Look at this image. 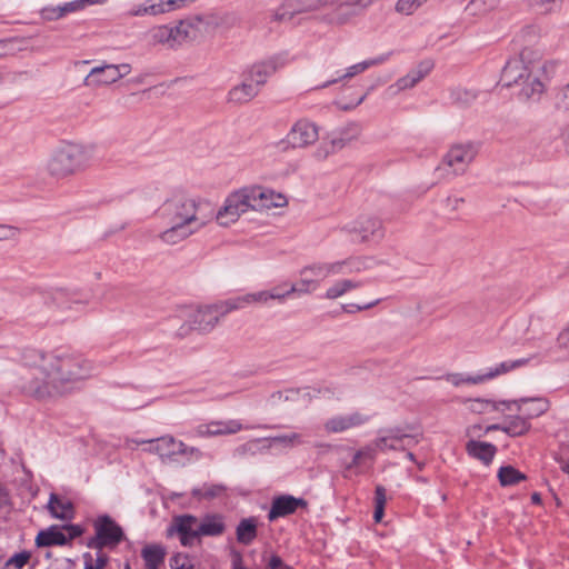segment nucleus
I'll return each mask as SVG.
<instances>
[{"label": "nucleus", "instance_id": "64", "mask_svg": "<svg viewBox=\"0 0 569 569\" xmlns=\"http://www.w3.org/2000/svg\"><path fill=\"white\" fill-rule=\"evenodd\" d=\"M555 103L559 109L569 110V82L557 92Z\"/></svg>", "mask_w": 569, "mask_h": 569}, {"label": "nucleus", "instance_id": "2", "mask_svg": "<svg viewBox=\"0 0 569 569\" xmlns=\"http://www.w3.org/2000/svg\"><path fill=\"white\" fill-rule=\"evenodd\" d=\"M159 218L167 224L158 238L167 246H174L208 224L211 218L202 213V203L184 194H174L167 199L158 211Z\"/></svg>", "mask_w": 569, "mask_h": 569}, {"label": "nucleus", "instance_id": "37", "mask_svg": "<svg viewBox=\"0 0 569 569\" xmlns=\"http://www.w3.org/2000/svg\"><path fill=\"white\" fill-rule=\"evenodd\" d=\"M361 286V281H356L352 279H340L327 289L325 298L335 300L352 290L360 288Z\"/></svg>", "mask_w": 569, "mask_h": 569}, {"label": "nucleus", "instance_id": "16", "mask_svg": "<svg viewBox=\"0 0 569 569\" xmlns=\"http://www.w3.org/2000/svg\"><path fill=\"white\" fill-rule=\"evenodd\" d=\"M244 429L239 420H213L207 423L198 425L192 431L191 436L197 438H211L219 436L234 435Z\"/></svg>", "mask_w": 569, "mask_h": 569}, {"label": "nucleus", "instance_id": "21", "mask_svg": "<svg viewBox=\"0 0 569 569\" xmlns=\"http://www.w3.org/2000/svg\"><path fill=\"white\" fill-rule=\"evenodd\" d=\"M307 501L290 495H283L273 499L268 513V519L273 521L280 517L293 513L298 508H306Z\"/></svg>", "mask_w": 569, "mask_h": 569}, {"label": "nucleus", "instance_id": "3", "mask_svg": "<svg viewBox=\"0 0 569 569\" xmlns=\"http://www.w3.org/2000/svg\"><path fill=\"white\" fill-rule=\"evenodd\" d=\"M94 150L96 147L91 143L62 141L50 152L44 170L56 180L71 178L87 168Z\"/></svg>", "mask_w": 569, "mask_h": 569}, {"label": "nucleus", "instance_id": "38", "mask_svg": "<svg viewBox=\"0 0 569 569\" xmlns=\"http://www.w3.org/2000/svg\"><path fill=\"white\" fill-rule=\"evenodd\" d=\"M465 405L468 410L479 415L488 411H502V407L508 408V401L496 402L486 399H468L465 400Z\"/></svg>", "mask_w": 569, "mask_h": 569}, {"label": "nucleus", "instance_id": "22", "mask_svg": "<svg viewBox=\"0 0 569 569\" xmlns=\"http://www.w3.org/2000/svg\"><path fill=\"white\" fill-rule=\"evenodd\" d=\"M516 407L518 412H522L526 418L532 419L543 415L549 409V401L545 398H521L508 401V410Z\"/></svg>", "mask_w": 569, "mask_h": 569}, {"label": "nucleus", "instance_id": "8", "mask_svg": "<svg viewBox=\"0 0 569 569\" xmlns=\"http://www.w3.org/2000/svg\"><path fill=\"white\" fill-rule=\"evenodd\" d=\"M352 242L363 243L383 238L382 222L373 217H360L341 228Z\"/></svg>", "mask_w": 569, "mask_h": 569}, {"label": "nucleus", "instance_id": "39", "mask_svg": "<svg viewBox=\"0 0 569 569\" xmlns=\"http://www.w3.org/2000/svg\"><path fill=\"white\" fill-rule=\"evenodd\" d=\"M449 98L453 104L460 108H467L477 100L478 92L462 87H455L450 89Z\"/></svg>", "mask_w": 569, "mask_h": 569}, {"label": "nucleus", "instance_id": "15", "mask_svg": "<svg viewBox=\"0 0 569 569\" xmlns=\"http://www.w3.org/2000/svg\"><path fill=\"white\" fill-rule=\"evenodd\" d=\"M137 445H148L144 451L159 456L161 460L173 459L179 451L184 450V442L172 436H163L157 439L134 441Z\"/></svg>", "mask_w": 569, "mask_h": 569}, {"label": "nucleus", "instance_id": "5", "mask_svg": "<svg viewBox=\"0 0 569 569\" xmlns=\"http://www.w3.org/2000/svg\"><path fill=\"white\" fill-rule=\"evenodd\" d=\"M222 301L198 308L183 310L184 322L177 329L176 336L187 338L192 331L206 335L211 332L219 323L221 317L229 312H222Z\"/></svg>", "mask_w": 569, "mask_h": 569}, {"label": "nucleus", "instance_id": "63", "mask_svg": "<svg viewBox=\"0 0 569 569\" xmlns=\"http://www.w3.org/2000/svg\"><path fill=\"white\" fill-rule=\"evenodd\" d=\"M563 0H532L533 6L542 13L557 10Z\"/></svg>", "mask_w": 569, "mask_h": 569}, {"label": "nucleus", "instance_id": "11", "mask_svg": "<svg viewBox=\"0 0 569 569\" xmlns=\"http://www.w3.org/2000/svg\"><path fill=\"white\" fill-rule=\"evenodd\" d=\"M130 72L131 66L129 63L98 66L90 70L84 79V84L88 87L112 84Z\"/></svg>", "mask_w": 569, "mask_h": 569}, {"label": "nucleus", "instance_id": "30", "mask_svg": "<svg viewBox=\"0 0 569 569\" xmlns=\"http://www.w3.org/2000/svg\"><path fill=\"white\" fill-rule=\"evenodd\" d=\"M389 57H390V53H386V54L379 56L377 58L365 60L362 62L356 63V64L349 67L347 69V71H346V73L342 74L340 78L327 81L322 86V88H326V87H328L330 84H333V83L338 82L339 80L351 79L352 77H355V76H357L359 73H362L363 71H366L370 67L383 63L385 61H387L389 59Z\"/></svg>", "mask_w": 569, "mask_h": 569}, {"label": "nucleus", "instance_id": "12", "mask_svg": "<svg viewBox=\"0 0 569 569\" xmlns=\"http://www.w3.org/2000/svg\"><path fill=\"white\" fill-rule=\"evenodd\" d=\"M319 139V127L308 119L298 120L287 134V142L292 148H307Z\"/></svg>", "mask_w": 569, "mask_h": 569}, {"label": "nucleus", "instance_id": "51", "mask_svg": "<svg viewBox=\"0 0 569 569\" xmlns=\"http://www.w3.org/2000/svg\"><path fill=\"white\" fill-rule=\"evenodd\" d=\"M190 29H191L190 17L186 18L183 20H180L176 26H173L177 46H180L184 42L192 41Z\"/></svg>", "mask_w": 569, "mask_h": 569}, {"label": "nucleus", "instance_id": "10", "mask_svg": "<svg viewBox=\"0 0 569 569\" xmlns=\"http://www.w3.org/2000/svg\"><path fill=\"white\" fill-rule=\"evenodd\" d=\"M478 154V147L473 142L457 143L450 147L442 162L457 174H463Z\"/></svg>", "mask_w": 569, "mask_h": 569}, {"label": "nucleus", "instance_id": "40", "mask_svg": "<svg viewBox=\"0 0 569 569\" xmlns=\"http://www.w3.org/2000/svg\"><path fill=\"white\" fill-rule=\"evenodd\" d=\"M48 509L52 517L61 520H68L72 518V506L69 501H63L58 496L51 495L48 503Z\"/></svg>", "mask_w": 569, "mask_h": 569}, {"label": "nucleus", "instance_id": "49", "mask_svg": "<svg viewBox=\"0 0 569 569\" xmlns=\"http://www.w3.org/2000/svg\"><path fill=\"white\" fill-rule=\"evenodd\" d=\"M302 390L300 389H288L286 391H276L270 395L268 402L270 406L276 407L281 402L297 401L301 396Z\"/></svg>", "mask_w": 569, "mask_h": 569}, {"label": "nucleus", "instance_id": "34", "mask_svg": "<svg viewBox=\"0 0 569 569\" xmlns=\"http://www.w3.org/2000/svg\"><path fill=\"white\" fill-rule=\"evenodd\" d=\"M529 362L528 358H520L516 360H507L502 361L495 367L488 369V371L483 372L486 377V381L495 379L499 376L507 375L516 369L527 366Z\"/></svg>", "mask_w": 569, "mask_h": 569}, {"label": "nucleus", "instance_id": "55", "mask_svg": "<svg viewBox=\"0 0 569 569\" xmlns=\"http://www.w3.org/2000/svg\"><path fill=\"white\" fill-rule=\"evenodd\" d=\"M427 1L428 0H398L396 11L401 14L410 16Z\"/></svg>", "mask_w": 569, "mask_h": 569}, {"label": "nucleus", "instance_id": "62", "mask_svg": "<svg viewBox=\"0 0 569 569\" xmlns=\"http://www.w3.org/2000/svg\"><path fill=\"white\" fill-rule=\"evenodd\" d=\"M84 569H104L108 563V556L99 552L97 559L93 562L92 556L89 552L83 555Z\"/></svg>", "mask_w": 569, "mask_h": 569}, {"label": "nucleus", "instance_id": "31", "mask_svg": "<svg viewBox=\"0 0 569 569\" xmlns=\"http://www.w3.org/2000/svg\"><path fill=\"white\" fill-rule=\"evenodd\" d=\"M226 529L224 521L220 515H206L199 519L200 537H216L223 533Z\"/></svg>", "mask_w": 569, "mask_h": 569}, {"label": "nucleus", "instance_id": "46", "mask_svg": "<svg viewBox=\"0 0 569 569\" xmlns=\"http://www.w3.org/2000/svg\"><path fill=\"white\" fill-rule=\"evenodd\" d=\"M297 16L291 0H286L279 8L271 14V21L274 22H289Z\"/></svg>", "mask_w": 569, "mask_h": 569}, {"label": "nucleus", "instance_id": "59", "mask_svg": "<svg viewBox=\"0 0 569 569\" xmlns=\"http://www.w3.org/2000/svg\"><path fill=\"white\" fill-rule=\"evenodd\" d=\"M361 126L357 122H351L345 126L340 131L339 134L348 142H352L357 140L361 134Z\"/></svg>", "mask_w": 569, "mask_h": 569}, {"label": "nucleus", "instance_id": "50", "mask_svg": "<svg viewBox=\"0 0 569 569\" xmlns=\"http://www.w3.org/2000/svg\"><path fill=\"white\" fill-rule=\"evenodd\" d=\"M377 452V448L375 446V442L372 441L371 443L365 446L355 453L352 461L348 466V469L360 466L363 460H373L376 458Z\"/></svg>", "mask_w": 569, "mask_h": 569}, {"label": "nucleus", "instance_id": "56", "mask_svg": "<svg viewBox=\"0 0 569 569\" xmlns=\"http://www.w3.org/2000/svg\"><path fill=\"white\" fill-rule=\"evenodd\" d=\"M31 552L28 550H22L12 555L6 562V567H13L16 569H22L31 559Z\"/></svg>", "mask_w": 569, "mask_h": 569}, {"label": "nucleus", "instance_id": "19", "mask_svg": "<svg viewBox=\"0 0 569 569\" xmlns=\"http://www.w3.org/2000/svg\"><path fill=\"white\" fill-rule=\"evenodd\" d=\"M432 69L430 61H422L411 69L406 76L399 78L395 83L389 86L388 92L397 96L401 91L416 87L423 78H426Z\"/></svg>", "mask_w": 569, "mask_h": 569}, {"label": "nucleus", "instance_id": "6", "mask_svg": "<svg viewBox=\"0 0 569 569\" xmlns=\"http://www.w3.org/2000/svg\"><path fill=\"white\" fill-rule=\"evenodd\" d=\"M252 202L248 187L231 192L223 206L216 213V220L221 227H229L251 209Z\"/></svg>", "mask_w": 569, "mask_h": 569}, {"label": "nucleus", "instance_id": "18", "mask_svg": "<svg viewBox=\"0 0 569 569\" xmlns=\"http://www.w3.org/2000/svg\"><path fill=\"white\" fill-rule=\"evenodd\" d=\"M368 421L369 417L367 415L353 411L347 415H337L329 418L325 422L323 429L328 433H339L360 427Z\"/></svg>", "mask_w": 569, "mask_h": 569}, {"label": "nucleus", "instance_id": "33", "mask_svg": "<svg viewBox=\"0 0 569 569\" xmlns=\"http://www.w3.org/2000/svg\"><path fill=\"white\" fill-rule=\"evenodd\" d=\"M467 451L470 456L481 460L485 465H489L496 453V447L489 442L470 440L467 443Z\"/></svg>", "mask_w": 569, "mask_h": 569}, {"label": "nucleus", "instance_id": "20", "mask_svg": "<svg viewBox=\"0 0 569 569\" xmlns=\"http://www.w3.org/2000/svg\"><path fill=\"white\" fill-rule=\"evenodd\" d=\"M172 529L179 535L183 546H192L200 539L199 519L194 516L183 515L173 518Z\"/></svg>", "mask_w": 569, "mask_h": 569}, {"label": "nucleus", "instance_id": "52", "mask_svg": "<svg viewBox=\"0 0 569 569\" xmlns=\"http://www.w3.org/2000/svg\"><path fill=\"white\" fill-rule=\"evenodd\" d=\"M335 264H341L339 274L361 272L366 268L363 260L358 258L337 261Z\"/></svg>", "mask_w": 569, "mask_h": 569}, {"label": "nucleus", "instance_id": "23", "mask_svg": "<svg viewBox=\"0 0 569 569\" xmlns=\"http://www.w3.org/2000/svg\"><path fill=\"white\" fill-rule=\"evenodd\" d=\"M532 73L521 59L517 57L511 58L506 63L501 72V82L506 87H511L515 83L522 82L526 78H530Z\"/></svg>", "mask_w": 569, "mask_h": 569}, {"label": "nucleus", "instance_id": "13", "mask_svg": "<svg viewBox=\"0 0 569 569\" xmlns=\"http://www.w3.org/2000/svg\"><path fill=\"white\" fill-rule=\"evenodd\" d=\"M50 301L58 309L64 311L74 306H87L91 295L79 288H54L50 291Z\"/></svg>", "mask_w": 569, "mask_h": 569}, {"label": "nucleus", "instance_id": "4", "mask_svg": "<svg viewBox=\"0 0 569 569\" xmlns=\"http://www.w3.org/2000/svg\"><path fill=\"white\" fill-rule=\"evenodd\" d=\"M296 13L332 8L326 20L333 26H345L368 9L376 0H291Z\"/></svg>", "mask_w": 569, "mask_h": 569}, {"label": "nucleus", "instance_id": "7", "mask_svg": "<svg viewBox=\"0 0 569 569\" xmlns=\"http://www.w3.org/2000/svg\"><path fill=\"white\" fill-rule=\"evenodd\" d=\"M94 536L88 539L87 547L101 551L114 548L124 538L121 527L109 516H100L93 523Z\"/></svg>", "mask_w": 569, "mask_h": 569}, {"label": "nucleus", "instance_id": "48", "mask_svg": "<svg viewBox=\"0 0 569 569\" xmlns=\"http://www.w3.org/2000/svg\"><path fill=\"white\" fill-rule=\"evenodd\" d=\"M300 277L301 279L298 283L290 284L293 293L308 295L318 289L317 280L303 273L302 270L300 271Z\"/></svg>", "mask_w": 569, "mask_h": 569}, {"label": "nucleus", "instance_id": "58", "mask_svg": "<svg viewBox=\"0 0 569 569\" xmlns=\"http://www.w3.org/2000/svg\"><path fill=\"white\" fill-rule=\"evenodd\" d=\"M107 0H73L70 2H67L63 6L66 16L68 13L77 12L79 10L84 9L88 6L91 4H101L104 3Z\"/></svg>", "mask_w": 569, "mask_h": 569}, {"label": "nucleus", "instance_id": "32", "mask_svg": "<svg viewBox=\"0 0 569 569\" xmlns=\"http://www.w3.org/2000/svg\"><path fill=\"white\" fill-rule=\"evenodd\" d=\"M341 264H335L332 263H313L310 266L305 267L301 269L303 273H307V276L312 277L317 280V286L319 287V283L325 280L326 278L330 276H337L339 274Z\"/></svg>", "mask_w": 569, "mask_h": 569}, {"label": "nucleus", "instance_id": "28", "mask_svg": "<svg viewBox=\"0 0 569 569\" xmlns=\"http://www.w3.org/2000/svg\"><path fill=\"white\" fill-rule=\"evenodd\" d=\"M147 37L151 46L162 44L169 48L177 46L173 26H156L148 31Z\"/></svg>", "mask_w": 569, "mask_h": 569}, {"label": "nucleus", "instance_id": "43", "mask_svg": "<svg viewBox=\"0 0 569 569\" xmlns=\"http://www.w3.org/2000/svg\"><path fill=\"white\" fill-rule=\"evenodd\" d=\"M500 0H471L466 6V12L472 17H482L498 7Z\"/></svg>", "mask_w": 569, "mask_h": 569}, {"label": "nucleus", "instance_id": "61", "mask_svg": "<svg viewBox=\"0 0 569 569\" xmlns=\"http://www.w3.org/2000/svg\"><path fill=\"white\" fill-rule=\"evenodd\" d=\"M40 16L46 21H56L66 16L63 6H49L40 11Z\"/></svg>", "mask_w": 569, "mask_h": 569}, {"label": "nucleus", "instance_id": "47", "mask_svg": "<svg viewBox=\"0 0 569 569\" xmlns=\"http://www.w3.org/2000/svg\"><path fill=\"white\" fill-rule=\"evenodd\" d=\"M447 380L452 383L455 387H459L461 385H480L486 382L485 373L479 375H463V373H453L447 377Z\"/></svg>", "mask_w": 569, "mask_h": 569}, {"label": "nucleus", "instance_id": "1", "mask_svg": "<svg viewBox=\"0 0 569 569\" xmlns=\"http://www.w3.org/2000/svg\"><path fill=\"white\" fill-rule=\"evenodd\" d=\"M21 365L28 369L18 381L22 393L36 400H50L70 391L74 383L93 373V365L83 356L62 350L24 348Z\"/></svg>", "mask_w": 569, "mask_h": 569}, {"label": "nucleus", "instance_id": "57", "mask_svg": "<svg viewBox=\"0 0 569 569\" xmlns=\"http://www.w3.org/2000/svg\"><path fill=\"white\" fill-rule=\"evenodd\" d=\"M17 38L0 39V59L14 56L20 48Z\"/></svg>", "mask_w": 569, "mask_h": 569}, {"label": "nucleus", "instance_id": "24", "mask_svg": "<svg viewBox=\"0 0 569 569\" xmlns=\"http://www.w3.org/2000/svg\"><path fill=\"white\" fill-rule=\"evenodd\" d=\"M268 303L267 290L250 292L222 301V312H231L233 310L244 309L252 305Z\"/></svg>", "mask_w": 569, "mask_h": 569}, {"label": "nucleus", "instance_id": "53", "mask_svg": "<svg viewBox=\"0 0 569 569\" xmlns=\"http://www.w3.org/2000/svg\"><path fill=\"white\" fill-rule=\"evenodd\" d=\"M293 292L291 291V286L288 283H281L272 288L271 290H267L268 301L269 300H278L280 302L284 301L286 298L290 297Z\"/></svg>", "mask_w": 569, "mask_h": 569}, {"label": "nucleus", "instance_id": "25", "mask_svg": "<svg viewBox=\"0 0 569 569\" xmlns=\"http://www.w3.org/2000/svg\"><path fill=\"white\" fill-rule=\"evenodd\" d=\"M539 73H532V76L528 79L526 78L521 82V90L519 92V98L525 101H540L541 97L546 91V86L542 80L538 77Z\"/></svg>", "mask_w": 569, "mask_h": 569}, {"label": "nucleus", "instance_id": "54", "mask_svg": "<svg viewBox=\"0 0 569 569\" xmlns=\"http://www.w3.org/2000/svg\"><path fill=\"white\" fill-rule=\"evenodd\" d=\"M144 2L149 16H159L172 11L170 3H167L168 0H146Z\"/></svg>", "mask_w": 569, "mask_h": 569}, {"label": "nucleus", "instance_id": "26", "mask_svg": "<svg viewBox=\"0 0 569 569\" xmlns=\"http://www.w3.org/2000/svg\"><path fill=\"white\" fill-rule=\"evenodd\" d=\"M517 58L522 60L531 73L545 72L548 67H553L551 62H542L541 50L532 47H525Z\"/></svg>", "mask_w": 569, "mask_h": 569}, {"label": "nucleus", "instance_id": "17", "mask_svg": "<svg viewBox=\"0 0 569 569\" xmlns=\"http://www.w3.org/2000/svg\"><path fill=\"white\" fill-rule=\"evenodd\" d=\"M286 62L287 60L283 54L273 56L267 60L257 62L249 69L248 78L261 88L267 82V79L279 68L283 67Z\"/></svg>", "mask_w": 569, "mask_h": 569}, {"label": "nucleus", "instance_id": "35", "mask_svg": "<svg viewBox=\"0 0 569 569\" xmlns=\"http://www.w3.org/2000/svg\"><path fill=\"white\" fill-rule=\"evenodd\" d=\"M237 540L244 546L250 545L257 538V519L244 518L237 526Z\"/></svg>", "mask_w": 569, "mask_h": 569}, {"label": "nucleus", "instance_id": "41", "mask_svg": "<svg viewBox=\"0 0 569 569\" xmlns=\"http://www.w3.org/2000/svg\"><path fill=\"white\" fill-rule=\"evenodd\" d=\"M164 555L163 548L157 545L146 546L141 551L147 569H158L163 563Z\"/></svg>", "mask_w": 569, "mask_h": 569}, {"label": "nucleus", "instance_id": "9", "mask_svg": "<svg viewBox=\"0 0 569 569\" xmlns=\"http://www.w3.org/2000/svg\"><path fill=\"white\" fill-rule=\"evenodd\" d=\"M377 451L405 450L419 442L416 435L407 432L401 427H391L379 430L378 437L373 440Z\"/></svg>", "mask_w": 569, "mask_h": 569}, {"label": "nucleus", "instance_id": "27", "mask_svg": "<svg viewBox=\"0 0 569 569\" xmlns=\"http://www.w3.org/2000/svg\"><path fill=\"white\" fill-rule=\"evenodd\" d=\"M34 542L38 548H43L51 546H66L69 543V539L58 526H51L46 530L39 531Z\"/></svg>", "mask_w": 569, "mask_h": 569}, {"label": "nucleus", "instance_id": "29", "mask_svg": "<svg viewBox=\"0 0 569 569\" xmlns=\"http://www.w3.org/2000/svg\"><path fill=\"white\" fill-rule=\"evenodd\" d=\"M260 88L247 77L246 80L229 91V100L234 103H244L253 99Z\"/></svg>", "mask_w": 569, "mask_h": 569}, {"label": "nucleus", "instance_id": "44", "mask_svg": "<svg viewBox=\"0 0 569 569\" xmlns=\"http://www.w3.org/2000/svg\"><path fill=\"white\" fill-rule=\"evenodd\" d=\"M190 22L192 41L202 39L210 31L212 24L209 18L200 16L190 17Z\"/></svg>", "mask_w": 569, "mask_h": 569}, {"label": "nucleus", "instance_id": "60", "mask_svg": "<svg viewBox=\"0 0 569 569\" xmlns=\"http://www.w3.org/2000/svg\"><path fill=\"white\" fill-rule=\"evenodd\" d=\"M259 445H260V439L250 440L243 445L238 446L234 449L233 455L236 457H240V458H243L248 455H251V456L256 455L258 452V450L260 449Z\"/></svg>", "mask_w": 569, "mask_h": 569}, {"label": "nucleus", "instance_id": "36", "mask_svg": "<svg viewBox=\"0 0 569 569\" xmlns=\"http://www.w3.org/2000/svg\"><path fill=\"white\" fill-rule=\"evenodd\" d=\"M349 144L340 134L330 139H323L318 149L315 151V157L318 160H325L330 154L338 152Z\"/></svg>", "mask_w": 569, "mask_h": 569}, {"label": "nucleus", "instance_id": "45", "mask_svg": "<svg viewBox=\"0 0 569 569\" xmlns=\"http://www.w3.org/2000/svg\"><path fill=\"white\" fill-rule=\"evenodd\" d=\"M501 486H512L526 479V476L511 466L501 467L498 471Z\"/></svg>", "mask_w": 569, "mask_h": 569}, {"label": "nucleus", "instance_id": "14", "mask_svg": "<svg viewBox=\"0 0 569 569\" xmlns=\"http://www.w3.org/2000/svg\"><path fill=\"white\" fill-rule=\"evenodd\" d=\"M248 189L252 202V210H270L273 208H282L288 204L287 197L272 189L261 186H250Z\"/></svg>", "mask_w": 569, "mask_h": 569}, {"label": "nucleus", "instance_id": "42", "mask_svg": "<svg viewBox=\"0 0 569 569\" xmlns=\"http://www.w3.org/2000/svg\"><path fill=\"white\" fill-rule=\"evenodd\" d=\"M530 423L526 416H513L506 419L505 432L511 437H519L528 432Z\"/></svg>", "mask_w": 569, "mask_h": 569}]
</instances>
